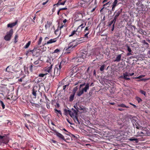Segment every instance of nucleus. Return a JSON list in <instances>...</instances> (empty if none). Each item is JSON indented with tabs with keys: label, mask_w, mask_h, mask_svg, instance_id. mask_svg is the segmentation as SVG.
I'll list each match as a JSON object with an SVG mask.
<instances>
[{
	"label": "nucleus",
	"mask_w": 150,
	"mask_h": 150,
	"mask_svg": "<svg viewBox=\"0 0 150 150\" xmlns=\"http://www.w3.org/2000/svg\"><path fill=\"white\" fill-rule=\"evenodd\" d=\"M82 38L78 39L76 38L75 40H74L73 41L69 44L65 48L67 53H70L73 48L75 47L78 45L84 42Z\"/></svg>",
	"instance_id": "nucleus-1"
},
{
	"label": "nucleus",
	"mask_w": 150,
	"mask_h": 150,
	"mask_svg": "<svg viewBox=\"0 0 150 150\" xmlns=\"http://www.w3.org/2000/svg\"><path fill=\"white\" fill-rule=\"evenodd\" d=\"M87 54V52L84 50L77 52L76 57L75 59V60L78 62H83L84 59L86 57Z\"/></svg>",
	"instance_id": "nucleus-2"
},
{
	"label": "nucleus",
	"mask_w": 150,
	"mask_h": 150,
	"mask_svg": "<svg viewBox=\"0 0 150 150\" xmlns=\"http://www.w3.org/2000/svg\"><path fill=\"white\" fill-rule=\"evenodd\" d=\"M53 59L51 60L49 58H48V59L46 61V62L48 63L47 64V66L45 68V71L50 74L51 76V73H52V68L53 65Z\"/></svg>",
	"instance_id": "nucleus-3"
},
{
	"label": "nucleus",
	"mask_w": 150,
	"mask_h": 150,
	"mask_svg": "<svg viewBox=\"0 0 150 150\" xmlns=\"http://www.w3.org/2000/svg\"><path fill=\"white\" fill-rule=\"evenodd\" d=\"M13 29H11L9 32H8L6 35L4 36V40L7 41H8L10 40L11 37L13 34Z\"/></svg>",
	"instance_id": "nucleus-4"
},
{
	"label": "nucleus",
	"mask_w": 150,
	"mask_h": 150,
	"mask_svg": "<svg viewBox=\"0 0 150 150\" xmlns=\"http://www.w3.org/2000/svg\"><path fill=\"white\" fill-rule=\"evenodd\" d=\"M115 22L116 21H115L113 19L108 22L107 25L109 27V30L112 31L114 30Z\"/></svg>",
	"instance_id": "nucleus-5"
},
{
	"label": "nucleus",
	"mask_w": 150,
	"mask_h": 150,
	"mask_svg": "<svg viewBox=\"0 0 150 150\" xmlns=\"http://www.w3.org/2000/svg\"><path fill=\"white\" fill-rule=\"evenodd\" d=\"M38 51H39V50L37 49V48H35L32 50H30L28 51L27 52L26 54V55H28L29 52H30L32 53V54L33 56L38 57L40 54L39 52Z\"/></svg>",
	"instance_id": "nucleus-6"
},
{
	"label": "nucleus",
	"mask_w": 150,
	"mask_h": 150,
	"mask_svg": "<svg viewBox=\"0 0 150 150\" xmlns=\"http://www.w3.org/2000/svg\"><path fill=\"white\" fill-rule=\"evenodd\" d=\"M60 71L58 69V66L57 65L55 66L54 68V72L51 74V76H58L60 74Z\"/></svg>",
	"instance_id": "nucleus-7"
},
{
	"label": "nucleus",
	"mask_w": 150,
	"mask_h": 150,
	"mask_svg": "<svg viewBox=\"0 0 150 150\" xmlns=\"http://www.w3.org/2000/svg\"><path fill=\"white\" fill-rule=\"evenodd\" d=\"M55 131L56 132V133H54V134L55 135H56L59 138V139H62L65 142H67L66 141L67 140L70 139L69 138H67L65 139L64 136L62 134L57 132L56 130H55Z\"/></svg>",
	"instance_id": "nucleus-8"
},
{
	"label": "nucleus",
	"mask_w": 150,
	"mask_h": 150,
	"mask_svg": "<svg viewBox=\"0 0 150 150\" xmlns=\"http://www.w3.org/2000/svg\"><path fill=\"white\" fill-rule=\"evenodd\" d=\"M60 34H61V32H60V33L59 34L57 38H54V39H51L50 40H49V41H47L46 43V42H43L42 43V46H44L46 45H48L49 44H51L57 41V38H58V37H59L60 35Z\"/></svg>",
	"instance_id": "nucleus-9"
},
{
	"label": "nucleus",
	"mask_w": 150,
	"mask_h": 150,
	"mask_svg": "<svg viewBox=\"0 0 150 150\" xmlns=\"http://www.w3.org/2000/svg\"><path fill=\"white\" fill-rule=\"evenodd\" d=\"M38 89L37 86L33 87L32 90V94L34 98H36L37 96V92L38 91Z\"/></svg>",
	"instance_id": "nucleus-10"
},
{
	"label": "nucleus",
	"mask_w": 150,
	"mask_h": 150,
	"mask_svg": "<svg viewBox=\"0 0 150 150\" xmlns=\"http://www.w3.org/2000/svg\"><path fill=\"white\" fill-rule=\"evenodd\" d=\"M87 3L83 0H81L79 1L78 2L79 6L81 7H86L87 6Z\"/></svg>",
	"instance_id": "nucleus-11"
},
{
	"label": "nucleus",
	"mask_w": 150,
	"mask_h": 150,
	"mask_svg": "<svg viewBox=\"0 0 150 150\" xmlns=\"http://www.w3.org/2000/svg\"><path fill=\"white\" fill-rule=\"evenodd\" d=\"M120 13L121 12L120 11H116L114 13V17L113 19L114 21H116L117 19L119 16Z\"/></svg>",
	"instance_id": "nucleus-12"
},
{
	"label": "nucleus",
	"mask_w": 150,
	"mask_h": 150,
	"mask_svg": "<svg viewBox=\"0 0 150 150\" xmlns=\"http://www.w3.org/2000/svg\"><path fill=\"white\" fill-rule=\"evenodd\" d=\"M77 29L76 30H73L72 32L71 33V34L69 35V37L73 36L75 37L76 36H78L79 35V33L78 34L77 33Z\"/></svg>",
	"instance_id": "nucleus-13"
},
{
	"label": "nucleus",
	"mask_w": 150,
	"mask_h": 150,
	"mask_svg": "<svg viewBox=\"0 0 150 150\" xmlns=\"http://www.w3.org/2000/svg\"><path fill=\"white\" fill-rule=\"evenodd\" d=\"M40 59V58H38V60L34 62V64L35 65L39 64V65H38V66L39 67H41L42 65L41 64L42 63V62L41 60Z\"/></svg>",
	"instance_id": "nucleus-14"
},
{
	"label": "nucleus",
	"mask_w": 150,
	"mask_h": 150,
	"mask_svg": "<svg viewBox=\"0 0 150 150\" xmlns=\"http://www.w3.org/2000/svg\"><path fill=\"white\" fill-rule=\"evenodd\" d=\"M132 123L133 125L134 128L135 127L137 129H139V127L137 125V120L132 118Z\"/></svg>",
	"instance_id": "nucleus-15"
},
{
	"label": "nucleus",
	"mask_w": 150,
	"mask_h": 150,
	"mask_svg": "<svg viewBox=\"0 0 150 150\" xmlns=\"http://www.w3.org/2000/svg\"><path fill=\"white\" fill-rule=\"evenodd\" d=\"M52 23L51 21H47V23L45 25V28L46 30L49 29L50 26L52 25Z\"/></svg>",
	"instance_id": "nucleus-16"
},
{
	"label": "nucleus",
	"mask_w": 150,
	"mask_h": 150,
	"mask_svg": "<svg viewBox=\"0 0 150 150\" xmlns=\"http://www.w3.org/2000/svg\"><path fill=\"white\" fill-rule=\"evenodd\" d=\"M17 21H16L15 22L10 23L7 25V27L10 28H13L17 24Z\"/></svg>",
	"instance_id": "nucleus-17"
},
{
	"label": "nucleus",
	"mask_w": 150,
	"mask_h": 150,
	"mask_svg": "<svg viewBox=\"0 0 150 150\" xmlns=\"http://www.w3.org/2000/svg\"><path fill=\"white\" fill-rule=\"evenodd\" d=\"M122 54L118 55L116 57L115 59L114 60L115 62H120L121 60Z\"/></svg>",
	"instance_id": "nucleus-18"
},
{
	"label": "nucleus",
	"mask_w": 150,
	"mask_h": 150,
	"mask_svg": "<svg viewBox=\"0 0 150 150\" xmlns=\"http://www.w3.org/2000/svg\"><path fill=\"white\" fill-rule=\"evenodd\" d=\"M71 116H76L78 115V113L79 112L77 110L72 108V109Z\"/></svg>",
	"instance_id": "nucleus-19"
},
{
	"label": "nucleus",
	"mask_w": 150,
	"mask_h": 150,
	"mask_svg": "<svg viewBox=\"0 0 150 150\" xmlns=\"http://www.w3.org/2000/svg\"><path fill=\"white\" fill-rule=\"evenodd\" d=\"M74 120L75 122L77 124H80L81 121L78 118V116H74Z\"/></svg>",
	"instance_id": "nucleus-20"
},
{
	"label": "nucleus",
	"mask_w": 150,
	"mask_h": 150,
	"mask_svg": "<svg viewBox=\"0 0 150 150\" xmlns=\"http://www.w3.org/2000/svg\"><path fill=\"white\" fill-rule=\"evenodd\" d=\"M89 83H87L85 87L83 88L82 90H83V92H86L88 89H89Z\"/></svg>",
	"instance_id": "nucleus-21"
},
{
	"label": "nucleus",
	"mask_w": 150,
	"mask_h": 150,
	"mask_svg": "<svg viewBox=\"0 0 150 150\" xmlns=\"http://www.w3.org/2000/svg\"><path fill=\"white\" fill-rule=\"evenodd\" d=\"M6 138V137L5 136L0 135V141L5 143V140Z\"/></svg>",
	"instance_id": "nucleus-22"
},
{
	"label": "nucleus",
	"mask_w": 150,
	"mask_h": 150,
	"mask_svg": "<svg viewBox=\"0 0 150 150\" xmlns=\"http://www.w3.org/2000/svg\"><path fill=\"white\" fill-rule=\"evenodd\" d=\"M64 112L66 115L69 114L71 117V112L72 111L71 110H67L66 109L64 110Z\"/></svg>",
	"instance_id": "nucleus-23"
},
{
	"label": "nucleus",
	"mask_w": 150,
	"mask_h": 150,
	"mask_svg": "<svg viewBox=\"0 0 150 150\" xmlns=\"http://www.w3.org/2000/svg\"><path fill=\"white\" fill-rule=\"evenodd\" d=\"M143 132H138L137 133V135L138 136H142L144 135H145L146 134L144 132V131H143Z\"/></svg>",
	"instance_id": "nucleus-24"
},
{
	"label": "nucleus",
	"mask_w": 150,
	"mask_h": 150,
	"mask_svg": "<svg viewBox=\"0 0 150 150\" xmlns=\"http://www.w3.org/2000/svg\"><path fill=\"white\" fill-rule=\"evenodd\" d=\"M117 2L118 0H115L112 3V10H114V8L116 6Z\"/></svg>",
	"instance_id": "nucleus-25"
},
{
	"label": "nucleus",
	"mask_w": 150,
	"mask_h": 150,
	"mask_svg": "<svg viewBox=\"0 0 150 150\" xmlns=\"http://www.w3.org/2000/svg\"><path fill=\"white\" fill-rule=\"evenodd\" d=\"M83 90L82 89H79V91L77 92V95L80 96H81L83 93Z\"/></svg>",
	"instance_id": "nucleus-26"
},
{
	"label": "nucleus",
	"mask_w": 150,
	"mask_h": 150,
	"mask_svg": "<svg viewBox=\"0 0 150 150\" xmlns=\"http://www.w3.org/2000/svg\"><path fill=\"white\" fill-rule=\"evenodd\" d=\"M18 34H16L15 35V37H14V42L15 43H16L18 41Z\"/></svg>",
	"instance_id": "nucleus-27"
},
{
	"label": "nucleus",
	"mask_w": 150,
	"mask_h": 150,
	"mask_svg": "<svg viewBox=\"0 0 150 150\" xmlns=\"http://www.w3.org/2000/svg\"><path fill=\"white\" fill-rule=\"evenodd\" d=\"M117 106L119 107H121L122 108H129L128 106H126L125 104H124L123 103L118 104L117 105Z\"/></svg>",
	"instance_id": "nucleus-28"
},
{
	"label": "nucleus",
	"mask_w": 150,
	"mask_h": 150,
	"mask_svg": "<svg viewBox=\"0 0 150 150\" xmlns=\"http://www.w3.org/2000/svg\"><path fill=\"white\" fill-rule=\"evenodd\" d=\"M74 95H75V94L73 93H72L71 95L69 97V101H72L74 100Z\"/></svg>",
	"instance_id": "nucleus-29"
},
{
	"label": "nucleus",
	"mask_w": 150,
	"mask_h": 150,
	"mask_svg": "<svg viewBox=\"0 0 150 150\" xmlns=\"http://www.w3.org/2000/svg\"><path fill=\"white\" fill-rule=\"evenodd\" d=\"M66 2V1H64L63 2H59L56 4H54V6L55 5H57V6H58V5H64L65 2Z\"/></svg>",
	"instance_id": "nucleus-30"
},
{
	"label": "nucleus",
	"mask_w": 150,
	"mask_h": 150,
	"mask_svg": "<svg viewBox=\"0 0 150 150\" xmlns=\"http://www.w3.org/2000/svg\"><path fill=\"white\" fill-rule=\"evenodd\" d=\"M111 3H112V2L110 1H108V2L107 3H106L104 4L103 5V6L104 7H109V5Z\"/></svg>",
	"instance_id": "nucleus-31"
},
{
	"label": "nucleus",
	"mask_w": 150,
	"mask_h": 150,
	"mask_svg": "<svg viewBox=\"0 0 150 150\" xmlns=\"http://www.w3.org/2000/svg\"><path fill=\"white\" fill-rule=\"evenodd\" d=\"M42 37H40L37 43V44L38 45H40L41 44L42 42Z\"/></svg>",
	"instance_id": "nucleus-32"
},
{
	"label": "nucleus",
	"mask_w": 150,
	"mask_h": 150,
	"mask_svg": "<svg viewBox=\"0 0 150 150\" xmlns=\"http://www.w3.org/2000/svg\"><path fill=\"white\" fill-rule=\"evenodd\" d=\"M31 42L30 41H29L26 44V45L24 47V48L25 49L27 48L30 45Z\"/></svg>",
	"instance_id": "nucleus-33"
},
{
	"label": "nucleus",
	"mask_w": 150,
	"mask_h": 150,
	"mask_svg": "<svg viewBox=\"0 0 150 150\" xmlns=\"http://www.w3.org/2000/svg\"><path fill=\"white\" fill-rule=\"evenodd\" d=\"M123 76H121L120 77L122 78L127 76H129V74L127 72H126L123 73Z\"/></svg>",
	"instance_id": "nucleus-34"
},
{
	"label": "nucleus",
	"mask_w": 150,
	"mask_h": 150,
	"mask_svg": "<svg viewBox=\"0 0 150 150\" xmlns=\"http://www.w3.org/2000/svg\"><path fill=\"white\" fill-rule=\"evenodd\" d=\"M125 46L127 47V50L129 52H132L131 48L127 44H126L125 45Z\"/></svg>",
	"instance_id": "nucleus-35"
},
{
	"label": "nucleus",
	"mask_w": 150,
	"mask_h": 150,
	"mask_svg": "<svg viewBox=\"0 0 150 150\" xmlns=\"http://www.w3.org/2000/svg\"><path fill=\"white\" fill-rule=\"evenodd\" d=\"M0 104L2 106L3 109H4L5 108V105L3 102L1 100H0Z\"/></svg>",
	"instance_id": "nucleus-36"
},
{
	"label": "nucleus",
	"mask_w": 150,
	"mask_h": 150,
	"mask_svg": "<svg viewBox=\"0 0 150 150\" xmlns=\"http://www.w3.org/2000/svg\"><path fill=\"white\" fill-rule=\"evenodd\" d=\"M129 140L131 141H135L136 142H138V140L137 139L132 138L129 139Z\"/></svg>",
	"instance_id": "nucleus-37"
},
{
	"label": "nucleus",
	"mask_w": 150,
	"mask_h": 150,
	"mask_svg": "<svg viewBox=\"0 0 150 150\" xmlns=\"http://www.w3.org/2000/svg\"><path fill=\"white\" fill-rule=\"evenodd\" d=\"M54 110L55 111V112L57 114L59 113L60 115H62V112L60 110H58L56 108L54 109Z\"/></svg>",
	"instance_id": "nucleus-38"
},
{
	"label": "nucleus",
	"mask_w": 150,
	"mask_h": 150,
	"mask_svg": "<svg viewBox=\"0 0 150 150\" xmlns=\"http://www.w3.org/2000/svg\"><path fill=\"white\" fill-rule=\"evenodd\" d=\"M48 73H45V74H39V76L40 77H43L44 76L46 75H47Z\"/></svg>",
	"instance_id": "nucleus-39"
},
{
	"label": "nucleus",
	"mask_w": 150,
	"mask_h": 150,
	"mask_svg": "<svg viewBox=\"0 0 150 150\" xmlns=\"http://www.w3.org/2000/svg\"><path fill=\"white\" fill-rule=\"evenodd\" d=\"M78 89V88L77 86H76L73 89V93L75 94Z\"/></svg>",
	"instance_id": "nucleus-40"
},
{
	"label": "nucleus",
	"mask_w": 150,
	"mask_h": 150,
	"mask_svg": "<svg viewBox=\"0 0 150 150\" xmlns=\"http://www.w3.org/2000/svg\"><path fill=\"white\" fill-rule=\"evenodd\" d=\"M78 106L79 107V110H85V108H84L83 106H81V105L79 104L78 105Z\"/></svg>",
	"instance_id": "nucleus-41"
},
{
	"label": "nucleus",
	"mask_w": 150,
	"mask_h": 150,
	"mask_svg": "<svg viewBox=\"0 0 150 150\" xmlns=\"http://www.w3.org/2000/svg\"><path fill=\"white\" fill-rule=\"evenodd\" d=\"M67 61L66 60L64 59H63L62 61L60 62V64L64 65V64H65L67 63Z\"/></svg>",
	"instance_id": "nucleus-42"
},
{
	"label": "nucleus",
	"mask_w": 150,
	"mask_h": 150,
	"mask_svg": "<svg viewBox=\"0 0 150 150\" xmlns=\"http://www.w3.org/2000/svg\"><path fill=\"white\" fill-rule=\"evenodd\" d=\"M30 102L32 106H34V105L35 103H34L35 101L33 100H30Z\"/></svg>",
	"instance_id": "nucleus-43"
},
{
	"label": "nucleus",
	"mask_w": 150,
	"mask_h": 150,
	"mask_svg": "<svg viewBox=\"0 0 150 150\" xmlns=\"http://www.w3.org/2000/svg\"><path fill=\"white\" fill-rule=\"evenodd\" d=\"M33 64L31 63L29 67V70L31 71H33Z\"/></svg>",
	"instance_id": "nucleus-44"
},
{
	"label": "nucleus",
	"mask_w": 150,
	"mask_h": 150,
	"mask_svg": "<svg viewBox=\"0 0 150 150\" xmlns=\"http://www.w3.org/2000/svg\"><path fill=\"white\" fill-rule=\"evenodd\" d=\"M74 107L76 109V110L79 111V107L78 106V105H77V103L75 105H74Z\"/></svg>",
	"instance_id": "nucleus-45"
},
{
	"label": "nucleus",
	"mask_w": 150,
	"mask_h": 150,
	"mask_svg": "<svg viewBox=\"0 0 150 150\" xmlns=\"http://www.w3.org/2000/svg\"><path fill=\"white\" fill-rule=\"evenodd\" d=\"M136 99L139 103L140 102L142 101V99L139 97H137L136 98Z\"/></svg>",
	"instance_id": "nucleus-46"
},
{
	"label": "nucleus",
	"mask_w": 150,
	"mask_h": 150,
	"mask_svg": "<svg viewBox=\"0 0 150 150\" xmlns=\"http://www.w3.org/2000/svg\"><path fill=\"white\" fill-rule=\"evenodd\" d=\"M105 65H102L101 66L100 68V70L101 71H103L104 69Z\"/></svg>",
	"instance_id": "nucleus-47"
},
{
	"label": "nucleus",
	"mask_w": 150,
	"mask_h": 150,
	"mask_svg": "<svg viewBox=\"0 0 150 150\" xmlns=\"http://www.w3.org/2000/svg\"><path fill=\"white\" fill-rule=\"evenodd\" d=\"M140 92L141 94L144 95L145 96H146V92L145 91L142 90H140Z\"/></svg>",
	"instance_id": "nucleus-48"
},
{
	"label": "nucleus",
	"mask_w": 150,
	"mask_h": 150,
	"mask_svg": "<svg viewBox=\"0 0 150 150\" xmlns=\"http://www.w3.org/2000/svg\"><path fill=\"white\" fill-rule=\"evenodd\" d=\"M46 105L47 108L48 109L50 108V103H48V101H47L46 102Z\"/></svg>",
	"instance_id": "nucleus-49"
},
{
	"label": "nucleus",
	"mask_w": 150,
	"mask_h": 150,
	"mask_svg": "<svg viewBox=\"0 0 150 150\" xmlns=\"http://www.w3.org/2000/svg\"><path fill=\"white\" fill-rule=\"evenodd\" d=\"M85 25H86V24H85V25H84L83 23H82L78 27V29L79 28H80V27H81V28L82 29V28H84V27L85 26Z\"/></svg>",
	"instance_id": "nucleus-50"
},
{
	"label": "nucleus",
	"mask_w": 150,
	"mask_h": 150,
	"mask_svg": "<svg viewBox=\"0 0 150 150\" xmlns=\"http://www.w3.org/2000/svg\"><path fill=\"white\" fill-rule=\"evenodd\" d=\"M90 28H89V26H87L84 29V32H86V31H90L89 30Z\"/></svg>",
	"instance_id": "nucleus-51"
},
{
	"label": "nucleus",
	"mask_w": 150,
	"mask_h": 150,
	"mask_svg": "<svg viewBox=\"0 0 150 150\" xmlns=\"http://www.w3.org/2000/svg\"><path fill=\"white\" fill-rule=\"evenodd\" d=\"M34 106H35V107L39 108L40 106V105L38 104L35 103L34 105Z\"/></svg>",
	"instance_id": "nucleus-52"
},
{
	"label": "nucleus",
	"mask_w": 150,
	"mask_h": 150,
	"mask_svg": "<svg viewBox=\"0 0 150 150\" xmlns=\"http://www.w3.org/2000/svg\"><path fill=\"white\" fill-rule=\"evenodd\" d=\"M60 51V50L58 49H57L54 50L53 52V53H57Z\"/></svg>",
	"instance_id": "nucleus-53"
},
{
	"label": "nucleus",
	"mask_w": 150,
	"mask_h": 150,
	"mask_svg": "<svg viewBox=\"0 0 150 150\" xmlns=\"http://www.w3.org/2000/svg\"><path fill=\"white\" fill-rule=\"evenodd\" d=\"M69 85V84H67V85H66L64 86L63 87V90L65 91L66 88L67 87H68V86Z\"/></svg>",
	"instance_id": "nucleus-54"
},
{
	"label": "nucleus",
	"mask_w": 150,
	"mask_h": 150,
	"mask_svg": "<svg viewBox=\"0 0 150 150\" xmlns=\"http://www.w3.org/2000/svg\"><path fill=\"white\" fill-rule=\"evenodd\" d=\"M44 96H45V99L46 100V102L47 101H48H48H50L47 98V97L46 96L45 94H44Z\"/></svg>",
	"instance_id": "nucleus-55"
},
{
	"label": "nucleus",
	"mask_w": 150,
	"mask_h": 150,
	"mask_svg": "<svg viewBox=\"0 0 150 150\" xmlns=\"http://www.w3.org/2000/svg\"><path fill=\"white\" fill-rule=\"evenodd\" d=\"M88 33L85 34L84 35V37H82V38H83L82 39L84 38H88Z\"/></svg>",
	"instance_id": "nucleus-56"
},
{
	"label": "nucleus",
	"mask_w": 150,
	"mask_h": 150,
	"mask_svg": "<svg viewBox=\"0 0 150 150\" xmlns=\"http://www.w3.org/2000/svg\"><path fill=\"white\" fill-rule=\"evenodd\" d=\"M9 66H8L6 68V71H7L8 72H10V69H9Z\"/></svg>",
	"instance_id": "nucleus-57"
},
{
	"label": "nucleus",
	"mask_w": 150,
	"mask_h": 150,
	"mask_svg": "<svg viewBox=\"0 0 150 150\" xmlns=\"http://www.w3.org/2000/svg\"><path fill=\"white\" fill-rule=\"evenodd\" d=\"M60 129L61 130H64L65 132H67L69 133V132L67 131L65 128H62V127H61V128H60Z\"/></svg>",
	"instance_id": "nucleus-58"
},
{
	"label": "nucleus",
	"mask_w": 150,
	"mask_h": 150,
	"mask_svg": "<svg viewBox=\"0 0 150 150\" xmlns=\"http://www.w3.org/2000/svg\"><path fill=\"white\" fill-rule=\"evenodd\" d=\"M143 43L145 45H146L148 46H149V44L148 43L146 42V41L145 40H144L143 41Z\"/></svg>",
	"instance_id": "nucleus-59"
},
{
	"label": "nucleus",
	"mask_w": 150,
	"mask_h": 150,
	"mask_svg": "<svg viewBox=\"0 0 150 150\" xmlns=\"http://www.w3.org/2000/svg\"><path fill=\"white\" fill-rule=\"evenodd\" d=\"M62 64H60L59 65H58V69H59V70L60 71V69H61V68H62V67L61 66V65Z\"/></svg>",
	"instance_id": "nucleus-60"
},
{
	"label": "nucleus",
	"mask_w": 150,
	"mask_h": 150,
	"mask_svg": "<svg viewBox=\"0 0 150 150\" xmlns=\"http://www.w3.org/2000/svg\"><path fill=\"white\" fill-rule=\"evenodd\" d=\"M59 31V29L58 28H57L56 30L54 31V33L55 35H57L58 34V33H57V32Z\"/></svg>",
	"instance_id": "nucleus-61"
},
{
	"label": "nucleus",
	"mask_w": 150,
	"mask_h": 150,
	"mask_svg": "<svg viewBox=\"0 0 150 150\" xmlns=\"http://www.w3.org/2000/svg\"><path fill=\"white\" fill-rule=\"evenodd\" d=\"M51 142L54 144H56L57 143V142L56 141L53 140H51Z\"/></svg>",
	"instance_id": "nucleus-62"
},
{
	"label": "nucleus",
	"mask_w": 150,
	"mask_h": 150,
	"mask_svg": "<svg viewBox=\"0 0 150 150\" xmlns=\"http://www.w3.org/2000/svg\"><path fill=\"white\" fill-rule=\"evenodd\" d=\"M129 104L130 105H132V106L134 107V108H137V106H136V105H134V104H133L132 103H129Z\"/></svg>",
	"instance_id": "nucleus-63"
},
{
	"label": "nucleus",
	"mask_w": 150,
	"mask_h": 150,
	"mask_svg": "<svg viewBox=\"0 0 150 150\" xmlns=\"http://www.w3.org/2000/svg\"><path fill=\"white\" fill-rule=\"evenodd\" d=\"M51 129L54 132V133H56V132L55 131V130H56V129H54V127H52V128H51Z\"/></svg>",
	"instance_id": "nucleus-64"
}]
</instances>
